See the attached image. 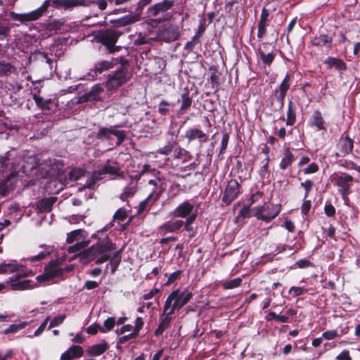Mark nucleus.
<instances>
[{"label":"nucleus","mask_w":360,"mask_h":360,"mask_svg":"<svg viewBox=\"0 0 360 360\" xmlns=\"http://www.w3.org/2000/svg\"><path fill=\"white\" fill-rule=\"evenodd\" d=\"M148 184L153 186L152 191L148 198L140 203V208L144 210L147 207L152 206L156 201L158 200L164 191V188L161 184H158L156 180L150 179Z\"/></svg>","instance_id":"8"},{"label":"nucleus","mask_w":360,"mask_h":360,"mask_svg":"<svg viewBox=\"0 0 360 360\" xmlns=\"http://www.w3.org/2000/svg\"><path fill=\"white\" fill-rule=\"evenodd\" d=\"M84 349L81 346L72 345L60 356V360H72L83 356Z\"/></svg>","instance_id":"22"},{"label":"nucleus","mask_w":360,"mask_h":360,"mask_svg":"<svg viewBox=\"0 0 360 360\" xmlns=\"http://www.w3.org/2000/svg\"><path fill=\"white\" fill-rule=\"evenodd\" d=\"M183 226L184 221L181 219L169 220L156 229V233L158 236H165L168 233L178 232Z\"/></svg>","instance_id":"11"},{"label":"nucleus","mask_w":360,"mask_h":360,"mask_svg":"<svg viewBox=\"0 0 360 360\" xmlns=\"http://www.w3.org/2000/svg\"><path fill=\"white\" fill-rule=\"evenodd\" d=\"M103 91V87L100 84H95L92 86L91 91L78 98L79 103H83L89 101H97L101 100V95Z\"/></svg>","instance_id":"15"},{"label":"nucleus","mask_w":360,"mask_h":360,"mask_svg":"<svg viewBox=\"0 0 360 360\" xmlns=\"http://www.w3.org/2000/svg\"><path fill=\"white\" fill-rule=\"evenodd\" d=\"M80 233L81 230H75L69 233L67 236V242L68 243H72L75 240H77V238L80 235Z\"/></svg>","instance_id":"56"},{"label":"nucleus","mask_w":360,"mask_h":360,"mask_svg":"<svg viewBox=\"0 0 360 360\" xmlns=\"http://www.w3.org/2000/svg\"><path fill=\"white\" fill-rule=\"evenodd\" d=\"M194 211V206L188 201H185L179 204L172 212L174 217L186 218L188 215L195 212Z\"/></svg>","instance_id":"16"},{"label":"nucleus","mask_w":360,"mask_h":360,"mask_svg":"<svg viewBox=\"0 0 360 360\" xmlns=\"http://www.w3.org/2000/svg\"><path fill=\"white\" fill-rule=\"evenodd\" d=\"M143 324L144 323L143 319L141 317H137L135 320V326L133 328V332L138 335L141 329L143 328Z\"/></svg>","instance_id":"60"},{"label":"nucleus","mask_w":360,"mask_h":360,"mask_svg":"<svg viewBox=\"0 0 360 360\" xmlns=\"http://www.w3.org/2000/svg\"><path fill=\"white\" fill-rule=\"evenodd\" d=\"M56 201V198L55 197L41 199L37 204V210L39 212H49Z\"/></svg>","instance_id":"28"},{"label":"nucleus","mask_w":360,"mask_h":360,"mask_svg":"<svg viewBox=\"0 0 360 360\" xmlns=\"http://www.w3.org/2000/svg\"><path fill=\"white\" fill-rule=\"evenodd\" d=\"M269 21V11L266 8H263L258 24L257 37L259 39H262L266 35V27Z\"/></svg>","instance_id":"17"},{"label":"nucleus","mask_w":360,"mask_h":360,"mask_svg":"<svg viewBox=\"0 0 360 360\" xmlns=\"http://www.w3.org/2000/svg\"><path fill=\"white\" fill-rule=\"evenodd\" d=\"M295 265L300 269H307L310 266H314V264L307 259H299L295 262Z\"/></svg>","instance_id":"55"},{"label":"nucleus","mask_w":360,"mask_h":360,"mask_svg":"<svg viewBox=\"0 0 360 360\" xmlns=\"http://www.w3.org/2000/svg\"><path fill=\"white\" fill-rule=\"evenodd\" d=\"M172 151L174 159H182L188 153V152L184 148H182L180 146H179L176 141L175 146L173 148Z\"/></svg>","instance_id":"40"},{"label":"nucleus","mask_w":360,"mask_h":360,"mask_svg":"<svg viewBox=\"0 0 360 360\" xmlns=\"http://www.w3.org/2000/svg\"><path fill=\"white\" fill-rule=\"evenodd\" d=\"M84 170L82 169H73L69 172L70 179L76 181L84 175Z\"/></svg>","instance_id":"49"},{"label":"nucleus","mask_w":360,"mask_h":360,"mask_svg":"<svg viewBox=\"0 0 360 360\" xmlns=\"http://www.w3.org/2000/svg\"><path fill=\"white\" fill-rule=\"evenodd\" d=\"M87 5H81V6H89L91 4H96L101 11L107 8L108 4L112 3V0H85Z\"/></svg>","instance_id":"35"},{"label":"nucleus","mask_w":360,"mask_h":360,"mask_svg":"<svg viewBox=\"0 0 360 360\" xmlns=\"http://www.w3.org/2000/svg\"><path fill=\"white\" fill-rule=\"evenodd\" d=\"M263 198V193L260 191H257L255 193H253L251 197L249 199L250 201V205H252L253 203H255L260 200H262Z\"/></svg>","instance_id":"62"},{"label":"nucleus","mask_w":360,"mask_h":360,"mask_svg":"<svg viewBox=\"0 0 360 360\" xmlns=\"http://www.w3.org/2000/svg\"><path fill=\"white\" fill-rule=\"evenodd\" d=\"M319 169V165L315 162H312L304 168L302 171L304 174H313L318 172Z\"/></svg>","instance_id":"57"},{"label":"nucleus","mask_w":360,"mask_h":360,"mask_svg":"<svg viewBox=\"0 0 360 360\" xmlns=\"http://www.w3.org/2000/svg\"><path fill=\"white\" fill-rule=\"evenodd\" d=\"M17 74L18 69L11 63L5 60H0V77H9Z\"/></svg>","instance_id":"24"},{"label":"nucleus","mask_w":360,"mask_h":360,"mask_svg":"<svg viewBox=\"0 0 360 360\" xmlns=\"http://www.w3.org/2000/svg\"><path fill=\"white\" fill-rule=\"evenodd\" d=\"M259 54L264 63L271 64L274 58V56L271 52L266 53L262 49H259Z\"/></svg>","instance_id":"47"},{"label":"nucleus","mask_w":360,"mask_h":360,"mask_svg":"<svg viewBox=\"0 0 360 360\" xmlns=\"http://www.w3.org/2000/svg\"><path fill=\"white\" fill-rule=\"evenodd\" d=\"M292 162V154L289 149H287L285 152L284 157L282 158L280 167L281 169H286Z\"/></svg>","instance_id":"39"},{"label":"nucleus","mask_w":360,"mask_h":360,"mask_svg":"<svg viewBox=\"0 0 360 360\" xmlns=\"http://www.w3.org/2000/svg\"><path fill=\"white\" fill-rule=\"evenodd\" d=\"M337 359L339 360H352L349 355V350H344L341 352L338 356Z\"/></svg>","instance_id":"64"},{"label":"nucleus","mask_w":360,"mask_h":360,"mask_svg":"<svg viewBox=\"0 0 360 360\" xmlns=\"http://www.w3.org/2000/svg\"><path fill=\"white\" fill-rule=\"evenodd\" d=\"M53 6L56 8H63L70 10L81 5H87L85 0H51Z\"/></svg>","instance_id":"18"},{"label":"nucleus","mask_w":360,"mask_h":360,"mask_svg":"<svg viewBox=\"0 0 360 360\" xmlns=\"http://www.w3.org/2000/svg\"><path fill=\"white\" fill-rule=\"evenodd\" d=\"M115 324V320L113 317L107 319L103 323V327H100V331L102 333H106L113 328Z\"/></svg>","instance_id":"43"},{"label":"nucleus","mask_w":360,"mask_h":360,"mask_svg":"<svg viewBox=\"0 0 360 360\" xmlns=\"http://www.w3.org/2000/svg\"><path fill=\"white\" fill-rule=\"evenodd\" d=\"M101 169L104 174L112 175L115 177H122L124 175L118 166L110 165V160H108Z\"/></svg>","instance_id":"29"},{"label":"nucleus","mask_w":360,"mask_h":360,"mask_svg":"<svg viewBox=\"0 0 360 360\" xmlns=\"http://www.w3.org/2000/svg\"><path fill=\"white\" fill-rule=\"evenodd\" d=\"M181 274V271L177 270L170 274H165V276L167 277V281L165 283V285H169L172 283H173L174 281H176L177 279L180 278V276Z\"/></svg>","instance_id":"46"},{"label":"nucleus","mask_w":360,"mask_h":360,"mask_svg":"<svg viewBox=\"0 0 360 360\" xmlns=\"http://www.w3.org/2000/svg\"><path fill=\"white\" fill-rule=\"evenodd\" d=\"M354 178L347 173L338 175L334 178L335 184L338 187V193L343 198L347 197L352 193L351 187Z\"/></svg>","instance_id":"7"},{"label":"nucleus","mask_w":360,"mask_h":360,"mask_svg":"<svg viewBox=\"0 0 360 360\" xmlns=\"http://www.w3.org/2000/svg\"><path fill=\"white\" fill-rule=\"evenodd\" d=\"M112 135H114L117 139V146L122 144L126 138L124 131L117 130L115 126L101 127L96 134V138L98 139H110Z\"/></svg>","instance_id":"10"},{"label":"nucleus","mask_w":360,"mask_h":360,"mask_svg":"<svg viewBox=\"0 0 360 360\" xmlns=\"http://www.w3.org/2000/svg\"><path fill=\"white\" fill-rule=\"evenodd\" d=\"M159 292H160V289L154 288L151 289L148 292H146L144 295H143V296L141 297V299H143L144 300H150Z\"/></svg>","instance_id":"61"},{"label":"nucleus","mask_w":360,"mask_h":360,"mask_svg":"<svg viewBox=\"0 0 360 360\" xmlns=\"http://www.w3.org/2000/svg\"><path fill=\"white\" fill-rule=\"evenodd\" d=\"M324 213L328 217H333L336 214L335 207L331 203H326L324 206Z\"/></svg>","instance_id":"53"},{"label":"nucleus","mask_w":360,"mask_h":360,"mask_svg":"<svg viewBox=\"0 0 360 360\" xmlns=\"http://www.w3.org/2000/svg\"><path fill=\"white\" fill-rule=\"evenodd\" d=\"M127 217V212L124 209L120 208L116 211L113 215V220H119L120 221H124ZM113 224V221H111Z\"/></svg>","instance_id":"50"},{"label":"nucleus","mask_w":360,"mask_h":360,"mask_svg":"<svg viewBox=\"0 0 360 360\" xmlns=\"http://www.w3.org/2000/svg\"><path fill=\"white\" fill-rule=\"evenodd\" d=\"M89 244L88 241H84V242H79L77 243H75V245L70 246L68 248L69 252H77L81 250L84 247L87 246Z\"/></svg>","instance_id":"52"},{"label":"nucleus","mask_w":360,"mask_h":360,"mask_svg":"<svg viewBox=\"0 0 360 360\" xmlns=\"http://www.w3.org/2000/svg\"><path fill=\"white\" fill-rule=\"evenodd\" d=\"M229 141V135L228 133H224L222 136L221 142L220 154H222L226 149Z\"/></svg>","instance_id":"59"},{"label":"nucleus","mask_w":360,"mask_h":360,"mask_svg":"<svg viewBox=\"0 0 360 360\" xmlns=\"http://www.w3.org/2000/svg\"><path fill=\"white\" fill-rule=\"evenodd\" d=\"M328 68H335L337 70L344 71L347 68V63L342 59L329 56L324 61Z\"/></svg>","instance_id":"27"},{"label":"nucleus","mask_w":360,"mask_h":360,"mask_svg":"<svg viewBox=\"0 0 360 360\" xmlns=\"http://www.w3.org/2000/svg\"><path fill=\"white\" fill-rule=\"evenodd\" d=\"M117 62V58H112L110 60L98 61L95 63L94 68L91 70V71L95 75L101 74L104 71L112 68Z\"/></svg>","instance_id":"23"},{"label":"nucleus","mask_w":360,"mask_h":360,"mask_svg":"<svg viewBox=\"0 0 360 360\" xmlns=\"http://www.w3.org/2000/svg\"><path fill=\"white\" fill-rule=\"evenodd\" d=\"M175 146V141H169L165 144L163 147L160 148L157 150V153L161 155H169L171 152H172L173 148Z\"/></svg>","instance_id":"41"},{"label":"nucleus","mask_w":360,"mask_h":360,"mask_svg":"<svg viewBox=\"0 0 360 360\" xmlns=\"http://www.w3.org/2000/svg\"><path fill=\"white\" fill-rule=\"evenodd\" d=\"M268 320H276L281 323H284L287 320V317L284 315L276 314V312L271 311L267 315Z\"/></svg>","instance_id":"51"},{"label":"nucleus","mask_w":360,"mask_h":360,"mask_svg":"<svg viewBox=\"0 0 360 360\" xmlns=\"http://www.w3.org/2000/svg\"><path fill=\"white\" fill-rule=\"evenodd\" d=\"M172 6L173 1L166 0L153 5L149 8V11L153 16H156L161 13L168 11Z\"/></svg>","instance_id":"26"},{"label":"nucleus","mask_w":360,"mask_h":360,"mask_svg":"<svg viewBox=\"0 0 360 360\" xmlns=\"http://www.w3.org/2000/svg\"><path fill=\"white\" fill-rule=\"evenodd\" d=\"M33 99L34 100L37 106H39L41 109H49V104L51 102L50 99H44V98L37 94L33 95Z\"/></svg>","instance_id":"38"},{"label":"nucleus","mask_w":360,"mask_h":360,"mask_svg":"<svg viewBox=\"0 0 360 360\" xmlns=\"http://www.w3.org/2000/svg\"><path fill=\"white\" fill-rule=\"evenodd\" d=\"M137 191V184L131 182L124 188L123 192L120 195V198L122 201H126L128 198H132Z\"/></svg>","instance_id":"30"},{"label":"nucleus","mask_w":360,"mask_h":360,"mask_svg":"<svg viewBox=\"0 0 360 360\" xmlns=\"http://www.w3.org/2000/svg\"><path fill=\"white\" fill-rule=\"evenodd\" d=\"M280 208L277 205L264 203L263 206L252 209L254 215L259 219L269 221L274 219L279 213Z\"/></svg>","instance_id":"6"},{"label":"nucleus","mask_w":360,"mask_h":360,"mask_svg":"<svg viewBox=\"0 0 360 360\" xmlns=\"http://www.w3.org/2000/svg\"><path fill=\"white\" fill-rule=\"evenodd\" d=\"M169 106L170 104L169 102L162 100L158 105V111L161 115H166L169 111Z\"/></svg>","instance_id":"48"},{"label":"nucleus","mask_w":360,"mask_h":360,"mask_svg":"<svg viewBox=\"0 0 360 360\" xmlns=\"http://www.w3.org/2000/svg\"><path fill=\"white\" fill-rule=\"evenodd\" d=\"M310 123L311 126L316 127L318 130L325 129L324 120L322 117L321 113L316 110L315 111L311 118Z\"/></svg>","instance_id":"31"},{"label":"nucleus","mask_w":360,"mask_h":360,"mask_svg":"<svg viewBox=\"0 0 360 360\" xmlns=\"http://www.w3.org/2000/svg\"><path fill=\"white\" fill-rule=\"evenodd\" d=\"M289 80L290 75L288 74L279 86V91L277 96L279 101L285 97V93L290 86Z\"/></svg>","instance_id":"34"},{"label":"nucleus","mask_w":360,"mask_h":360,"mask_svg":"<svg viewBox=\"0 0 360 360\" xmlns=\"http://www.w3.org/2000/svg\"><path fill=\"white\" fill-rule=\"evenodd\" d=\"M108 344L105 340H103L98 344H95L90 346L87 349L86 353L90 356H99L103 354L108 349Z\"/></svg>","instance_id":"25"},{"label":"nucleus","mask_w":360,"mask_h":360,"mask_svg":"<svg viewBox=\"0 0 360 360\" xmlns=\"http://www.w3.org/2000/svg\"><path fill=\"white\" fill-rule=\"evenodd\" d=\"M193 292L188 288L183 290L176 289L172 291L167 297L164 304L165 312L174 313L176 309H180L185 306L192 298Z\"/></svg>","instance_id":"2"},{"label":"nucleus","mask_w":360,"mask_h":360,"mask_svg":"<svg viewBox=\"0 0 360 360\" xmlns=\"http://www.w3.org/2000/svg\"><path fill=\"white\" fill-rule=\"evenodd\" d=\"M242 279L240 278H236L231 281H226L223 283V288L224 289H233L238 288L240 285Z\"/></svg>","instance_id":"45"},{"label":"nucleus","mask_w":360,"mask_h":360,"mask_svg":"<svg viewBox=\"0 0 360 360\" xmlns=\"http://www.w3.org/2000/svg\"><path fill=\"white\" fill-rule=\"evenodd\" d=\"M122 251V249H120L119 251L115 253L114 256L111 258L110 257V266H111V271L112 273H114L117 266L120 264V262L121 261V257L120 256V254Z\"/></svg>","instance_id":"42"},{"label":"nucleus","mask_w":360,"mask_h":360,"mask_svg":"<svg viewBox=\"0 0 360 360\" xmlns=\"http://www.w3.org/2000/svg\"><path fill=\"white\" fill-rule=\"evenodd\" d=\"M12 290H22L27 289L30 286V281L25 280L22 281H14L10 284Z\"/></svg>","instance_id":"37"},{"label":"nucleus","mask_w":360,"mask_h":360,"mask_svg":"<svg viewBox=\"0 0 360 360\" xmlns=\"http://www.w3.org/2000/svg\"><path fill=\"white\" fill-rule=\"evenodd\" d=\"M337 148L338 152L337 155L339 157H345L352 152L354 148V141L352 139L348 134L345 136L342 135L339 139L337 144Z\"/></svg>","instance_id":"13"},{"label":"nucleus","mask_w":360,"mask_h":360,"mask_svg":"<svg viewBox=\"0 0 360 360\" xmlns=\"http://www.w3.org/2000/svg\"><path fill=\"white\" fill-rule=\"evenodd\" d=\"M192 104V98L189 95L188 91H186L181 94V105L180 106V110H187L191 107Z\"/></svg>","instance_id":"36"},{"label":"nucleus","mask_w":360,"mask_h":360,"mask_svg":"<svg viewBox=\"0 0 360 360\" xmlns=\"http://www.w3.org/2000/svg\"><path fill=\"white\" fill-rule=\"evenodd\" d=\"M239 193V184L236 180L231 179L228 182L222 200L230 204Z\"/></svg>","instance_id":"14"},{"label":"nucleus","mask_w":360,"mask_h":360,"mask_svg":"<svg viewBox=\"0 0 360 360\" xmlns=\"http://www.w3.org/2000/svg\"><path fill=\"white\" fill-rule=\"evenodd\" d=\"M50 5V1L46 0L40 7L31 12L27 13H16L15 12H10L9 16L12 20L20 21L22 23L37 20L47 11Z\"/></svg>","instance_id":"4"},{"label":"nucleus","mask_w":360,"mask_h":360,"mask_svg":"<svg viewBox=\"0 0 360 360\" xmlns=\"http://www.w3.org/2000/svg\"><path fill=\"white\" fill-rule=\"evenodd\" d=\"M127 70L122 66L115 73L109 75L106 82V87L108 90H112L124 84L127 80Z\"/></svg>","instance_id":"9"},{"label":"nucleus","mask_w":360,"mask_h":360,"mask_svg":"<svg viewBox=\"0 0 360 360\" xmlns=\"http://www.w3.org/2000/svg\"><path fill=\"white\" fill-rule=\"evenodd\" d=\"M11 28L8 22L0 20V41L8 39L11 35Z\"/></svg>","instance_id":"33"},{"label":"nucleus","mask_w":360,"mask_h":360,"mask_svg":"<svg viewBox=\"0 0 360 360\" xmlns=\"http://www.w3.org/2000/svg\"><path fill=\"white\" fill-rule=\"evenodd\" d=\"M11 273H17L16 278L27 277L32 274L31 270L18 263L16 260H12L8 263L4 262L0 264V274Z\"/></svg>","instance_id":"5"},{"label":"nucleus","mask_w":360,"mask_h":360,"mask_svg":"<svg viewBox=\"0 0 360 360\" xmlns=\"http://www.w3.org/2000/svg\"><path fill=\"white\" fill-rule=\"evenodd\" d=\"M112 226L113 224L110 222L92 235V238H98L99 241L83 250L81 252L82 259H86V262H94L97 264H103L110 259V252L116 248L115 244L108 236L101 240L98 235Z\"/></svg>","instance_id":"1"},{"label":"nucleus","mask_w":360,"mask_h":360,"mask_svg":"<svg viewBox=\"0 0 360 360\" xmlns=\"http://www.w3.org/2000/svg\"><path fill=\"white\" fill-rule=\"evenodd\" d=\"M167 311H168V310L166 311V312H165V307H163L162 313L160 316V323L158 325V327L157 328V329L155 331V335L156 336H159V335H162V333L164 332V330H166L170 325L171 321L172 319V315L174 313H167Z\"/></svg>","instance_id":"21"},{"label":"nucleus","mask_w":360,"mask_h":360,"mask_svg":"<svg viewBox=\"0 0 360 360\" xmlns=\"http://www.w3.org/2000/svg\"><path fill=\"white\" fill-rule=\"evenodd\" d=\"M49 254H50L49 251L44 250V251L39 252L37 255H36L34 256L27 257L25 259L27 260L32 263L36 262H39V261L44 259V258H46L48 255H49Z\"/></svg>","instance_id":"44"},{"label":"nucleus","mask_w":360,"mask_h":360,"mask_svg":"<svg viewBox=\"0 0 360 360\" xmlns=\"http://www.w3.org/2000/svg\"><path fill=\"white\" fill-rule=\"evenodd\" d=\"M65 317V314H62L55 317L53 320L51 321L49 328L60 325L64 321Z\"/></svg>","instance_id":"54"},{"label":"nucleus","mask_w":360,"mask_h":360,"mask_svg":"<svg viewBox=\"0 0 360 360\" xmlns=\"http://www.w3.org/2000/svg\"><path fill=\"white\" fill-rule=\"evenodd\" d=\"M121 33L112 29L100 30L96 35L98 41L103 44L109 53H114L118 50L115 46Z\"/></svg>","instance_id":"3"},{"label":"nucleus","mask_w":360,"mask_h":360,"mask_svg":"<svg viewBox=\"0 0 360 360\" xmlns=\"http://www.w3.org/2000/svg\"><path fill=\"white\" fill-rule=\"evenodd\" d=\"M133 329V326L131 324H126L122 326L120 328H117L115 332L117 335H122L127 332H130Z\"/></svg>","instance_id":"63"},{"label":"nucleus","mask_w":360,"mask_h":360,"mask_svg":"<svg viewBox=\"0 0 360 360\" xmlns=\"http://www.w3.org/2000/svg\"><path fill=\"white\" fill-rule=\"evenodd\" d=\"M338 336L339 335L336 330H327L322 333V338L328 340H333Z\"/></svg>","instance_id":"58"},{"label":"nucleus","mask_w":360,"mask_h":360,"mask_svg":"<svg viewBox=\"0 0 360 360\" xmlns=\"http://www.w3.org/2000/svg\"><path fill=\"white\" fill-rule=\"evenodd\" d=\"M184 138L186 139L188 142L198 139L200 142H206L208 140V136L201 129L198 128L188 129Z\"/></svg>","instance_id":"19"},{"label":"nucleus","mask_w":360,"mask_h":360,"mask_svg":"<svg viewBox=\"0 0 360 360\" xmlns=\"http://www.w3.org/2000/svg\"><path fill=\"white\" fill-rule=\"evenodd\" d=\"M139 20V14H129L116 20H110V23L112 24L115 27H121L135 23L136 22H138Z\"/></svg>","instance_id":"20"},{"label":"nucleus","mask_w":360,"mask_h":360,"mask_svg":"<svg viewBox=\"0 0 360 360\" xmlns=\"http://www.w3.org/2000/svg\"><path fill=\"white\" fill-rule=\"evenodd\" d=\"M313 44L317 46L330 47L332 38L326 34H321L319 37H315L313 40Z\"/></svg>","instance_id":"32"},{"label":"nucleus","mask_w":360,"mask_h":360,"mask_svg":"<svg viewBox=\"0 0 360 360\" xmlns=\"http://www.w3.org/2000/svg\"><path fill=\"white\" fill-rule=\"evenodd\" d=\"M179 27L176 25H165L158 32V37L165 41L170 42L178 39Z\"/></svg>","instance_id":"12"}]
</instances>
